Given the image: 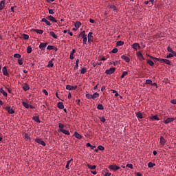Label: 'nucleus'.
<instances>
[{
    "instance_id": "11",
    "label": "nucleus",
    "mask_w": 176,
    "mask_h": 176,
    "mask_svg": "<svg viewBox=\"0 0 176 176\" xmlns=\"http://www.w3.org/2000/svg\"><path fill=\"white\" fill-rule=\"evenodd\" d=\"M148 57H149L150 58L153 59V60H155L157 61H159L160 63H161L162 60H165V59H163V58H155V57H153V56H149L148 55Z\"/></svg>"
},
{
    "instance_id": "62",
    "label": "nucleus",
    "mask_w": 176,
    "mask_h": 176,
    "mask_svg": "<svg viewBox=\"0 0 176 176\" xmlns=\"http://www.w3.org/2000/svg\"><path fill=\"white\" fill-rule=\"evenodd\" d=\"M97 65H101V62L100 63H96L95 64L93 65V67H96Z\"/></svg>"
},
{
    "instance_id": "44",
    "label": "nucleus",
    "mask_w": 176,
    "mask_h": 176,
    "mask_svg": "<svg viewBox=\"0 0 176 176\" xmlns=\"http://www.w3.org/2000/svg\"><path fill=\"white\" fill-rule=\"evenodd\" d=\"M111 91H112V93H113V94H115V96L116 97H118V96H119L120 95H119V93H118V91H116V90H111Z\"/></svg>"
},
{
    "instance_id": "25",
    "label": "nucleus",
    "mask_w": 176,
    "mask_h": 176,
    "mask_svg": "<svg viewBox=\"0 0 176 176\" xmlns=\"http://www.w3.org/2000/svg\"><path fill=\"white\" fill-rule=\"evenodd\" d=\"M74 136L75 138H76V139H78V140L82 139V135H80V133H78V132L74 133Z\"/></svg>"
},
{
    "instance_id": "26",
    "label": "nucleus",
    "mask_w": 176,
    "mask_h": 176,
    "mask_svg": "<svg viewBox=\"0 0 176 176\" xmlns=\"http://www.w3.org/2000/svg\"><path fill=\"white\" fill-rule=\"evenodd\" d=\"M49 34L50 35V36H52V38H54V39L58 38V36L56 35V34H54V32H50Z\"/></svg>"
},
{
    "instance_id": "58",
    "label": "nucleus",
    "mask_w": 176,
    "mask_h": 176,
    "mask_svg": "<svg viewBox=\"0 0 176 176\" xmlns=\"http://www.w3.org/2000/svg\"><path fill=\"white\" fill-rule=\"evenodd\" d=\"M126 167L133 170V165H132V164H126Z\"/></svg>"
},
{
    "instance_id": "61",
    "label": "nucleus",
    "mask_w": 176,
    "mask_h": 176,
    "mask_svg": "<svg viewBox=\"0 0 176 176\" xmlns=\"http://www.w3.org/2000/svg\"><path fill=\"white\" fill-rule=\"evenodd\" d=\"M150 85H153V87H155V88L158 89V85L156 82L151 83Z\"/></svg>"
},
{
    "instance_id": "53",
    "label": "nucleus",
    "mask_w": 176,
    "mask_h": 176,
    "mask_svg": "<svg viewBox=\"0 0 176 176\" xmlns=\"http://www.w3.org/2000/svg\"><path fill=\"white\" fill-rule=\"evenodd\" d=\"M93 32H90L89 33H88V36H87V38H93Z\"/></svg>"
},
{
    "instance_id": "35",
    "label": "nucleus",
    "mask_w": 176,
    "mask_h": 176,
    "mask_svg": "<svg viewBox=\"0 0 176 176\" xmlns=\"http://www.w3.org/2000/svg\"><path fill=\"white\" fill-rule=\"evenodd\" d=\"M124 45V42L122 41H119L118 42H116V46H122Z\"/></svg>"
},
{
    "instance_id": "12",
    "label": "nucleus",
    "mask_w": 176,
    "mask_h": 176,
    "mask_svg": "<svg viewBox=\"0 0 176 176\" xmlns=\"http://www.w3.org/2000/svg\"><path fill=\"white\" fill-rule=\"evenodd\" d=\"M121 58L126 63H130V58H129L126 55L121 56Z\"/></svg>"
},
{
    "instance_id": "27",
    "label": "nucleus",
    "mask_w": 176,
    "mask_h": 176,
    "mask_svg": "<svg viewBox=\"0 0 176 176\" xmlns=\"http://www.w3.org/2000/svg\"><path fill=\"white\" fill-rule=\"evenodd\" d=\"M80 25H82V23H80V21H76V22H75L74 27H75V28L78 29V28H80Z\"/></svg>"
},
{
    "instance_id": "20",
    "label": "nucleus",
    "mask_w": 176,
    "mask_h": 176,
    "mask_svg": "<svg viewBox=\"0 0 176 176\" xmlns=\"http://www.w3.org/2000/svg\"><path fill=\"white\" fill-rule=\"evenodd\" d=\"M57 107L58 108H59V109H63L65 108V106L63 105V103L62 102H58Z\"/></svg>"
},
{
    "instance_id": "5",
    "label": "nucleus",
    "mask_w": 176,
    "mask_h": 176,
    "mask_svg": "<svg viewBox=\"0 0 176 176\" xmlns=\"http://www.w3.org/2000/svg\"><path fill=\"white\" fill-rule=\"evenodd\" d=\"M4 109L8 111V113H9V114L14 113V111L12 109H11L10 107H9V106L6 107Z\"/></svg>"
},
{
    "instance_id": "56",
    "label": "nucleus",
    "mask_w": 176,
    "mask_h": 176,
    "mask_svg": "<svg viewBox=\"0 0 176 176\" xmlns=\"http://www.w3.org/2000/svg\"><path fill=\"white\" fill-rule=\"evenodd\" d=\"M48 12H49V14H54V10H51L48 8Z\"/></svg>"
},
{
    "instance_id": "47",
    "label": "nucleus",
    "mask_w": 176,
    "mask_h": 176,
    "mask_svg": "<svg viewBox=\"0 0 176 176\" xmlns=\"http://www.w3.org/2000/svg\"><path fill=\"white\" fill-rule=\"evenodd\" d=\"M80 74H86V68L85 67L82 68V69L80 70Z\"/></svg>"
},
{
    "instance_id": "46",
    "label": "nucleus",
    "mask_w": 176,
    "mask_h": 176,
    "mask_svg": "<svg viewBox=\"0 0 176 176\" xmlns=\"http://www.w3.org/2000/svg\"><path fill=\"white\" fill-rule=\"evenodd\" d=\"M146 84L151 85V84H153V80H151V79H147V80H146Z\"/></svg>"
},
{
    "instance_id": "64",
    "label": "nucleus",
    "mask_w": 176,
    "mask_h": 176,
    "mask_svg": "<svg viewBox=\"0 0 176 176\" xmlns=\"http://www.w3.org/2000/svg\"><path fill=\"white\" fill-rule=\"evenodd\" d=\"M43 93H44L45 95L48 96V92L46 89L43 90Z\"/></svg>"
},
{
    "instance_id": "8",
    "label": "nucleus",
    "mask_w": 176,
    "mask_h": 176,
    "mask_svg": "<svg viewBox=\"0 0 176 176\" xmlns=\"http://www.w3.org/2000/svg\"><path fill=\"white\" fill-rule=\"evenodd\" d=\"M160 144L161 146H164L166 144V139L163 136L160 137Z\"/></svg>"
},
{
    "instance_id": "42",
    "label": "nucleus",
    "mask_w": 176,
    "mask_h": 176,
    "mask_svg": "<svg viewBox=\"0 0 176 176\" xmlns=\"http://www.w3.org/2000/svg\"><path fill=\"white\" fill-rule=\"evenodd\" d=\"M82 43L86 45V43H87V37L84 36V37H82Z\"/></svg>"
},
{
    "instance_id": "19",
    "label": "nucleus",
    "mask_w": 176,
    "mask_h": 176,
    "mask_svg": "<svg viewBox=\"0 0 176 176\" xmlns=\"http://www.w3.org/2000/svg\"><path fill=\"white\" fill-rule=\"evenodd\" d=\"M41 22L46 23L47 25L50 26L52 24L50 23L47 19L43 18L41 19Z\"/></svg>"
},
{
    "instance_id": "7",
    "label": "nucleus",
    "mask_w": 176,
    "mask_h": 176,
    "mask_svg": "<svg viewBox=\"0 0 176 176\" xmlns=\"http://www.w3.org/2000/svg\"><path fill=\"white\" fill-rule=\"evenodd\" d=\"M47 45H48L47 43H41V44H39V49H41L42 51L45 50V48H46Z\"/></svg>"
},
{
    "instance_id": "13",
    "label": "nucleus",
    "mask_w": 176,
    "mask_h": 176,
    "mask_svg": "<svg viewBox=\"0 0 176 176\" xmlns=\"http://www.w3.org/2000/svg\"><path fill=\"white\" fill-rule=\"evenodd\" d=\"M3 76H9L8 71H7V67L6 66L3 67Z\"/></svg>"
},
{
    "instance_id": "36",
    "label": "nucleus",
    "mask_w": 176,
    "mask_h": 176,
    "mask_svg": "<svg viewBox=\"0 0 176 176\" xmlns=\"http://www.w3.org/2000/svg\"><path fill=\"white\" fill-rule=\"evenodd\" d=\"M87 167L90 170H95V168H96V166L95 165L92 166V165H90L89 164H87Z\"/></svg>"
},
{
    "instance_id": "22",
    "label": "nucleus",
    "mask_w": 176,
    "mask_h": 176,
    "mask_svg": "<svg viewBox=\"0 0 176 176\" xmlns=\"http://www.w3.org/2000/svg\"><path fill=\"white\" fill-rule=\"evenodd\" d=\"M23 88L24 91H28L30 90L29 85H28L27 83H24Z\"/></svg>"
},
{
    "instance_id": "40",
    "label": "nucleus",
    "mask_w": 176,
    "mask_h": 176,
    "mask_svg": "<svg viewBox=\"0 0 176 176\" xmlns=\"http://www.w3.org/2000/svg\"><path fill=\"white\" fill-rule=\"evenodd\" d=\"M80 60L78 59L76 60V62H75V67H74V70L78 69V62Z\"/></svg>"
},
{
    "instance_id": "24",
    "label": "nucleus",
    "mask_w": 176,
    "mask_h": 176,
    "mask_svg": "<svg viewBox=\"0 0 176 176\" xmlns=\"http://www.w3.org/2000/svg\"><path fill=\"white\" fill-rule=\"evenodd\" d=\"M0 94H3V96L7 97L8 94L3 90V88H0Z\"/></svg>"
},
{
    "instance_id": "30",
    "label": "nucleus",
    "mask_w": 176,
    "mask_h": 176,
    "mask_svg": "<svg viewBox=\"0 0 176 176\" xmlns=\"http://www.w3.org/2000/svg\"><path fill=\"white\" fill-rule=\"evenodd\" d=\"M91 97H92L94 99L98 98V97H99V94H98V92H95V93H94L93 95H91Z\"/></svg>"
},
{
    "instance_id": "31",
    "label": "nucleus",
    "mask_w": 176,
    "mask_h": 176,
    "mask_svg": "<svg viewBox=\"0 0 176 176\" xmlns=\"http://www.w3.org/2000/svg\"><path fill=\"white\" fill-rule=\"evenodd\" d=\"M85 97H86V98H87L88 100H95V99L91 96V94H86Z\"/></svg>"
},
{
    "instance_id": "17",
    "label": "nucleus",
    "mask_w": 176,
    "mask_h": 176,
    "mask_svg": "<svg viewBox=\"0 0 176 176\" xmlns=\"http://www.w3.org/2000/svg\"><path fill=\"white\" fill-rule=\"evenodd\" d=\"M59 131L65 134V135H70V132L69 131L61 129V130H59Z\"/></svg>"
},
{
    "instance_id": "29",
    "label": "nucleus",
    "mask_w": 176,
    "mask_h": 176,
    "mask_svg": "<svg viewBox=\"0 0 176 176\" xmlns=\"http://www.w3.org/2000/svg\"><path fill=\"white\" fill-rule=\"evenodd\" d=\"M33 120L35 121L37 123H41V120L39 119L38 116H34Z\"/></svg>"
},
{
    "instance_id": "10",
    "label": "nucleus",
    "mask_w": 176,
    "mask_h": 176,
    "mask_svg": "<svg viewBox=\"0 0 176 176\" xmlns=\"http://www.w3.org/2000/svg\"><path fill=\"white\" fill-rule=\"evenodd\" d=\"M160 63H165V64H166V65H172V63H171V61H170L169 60H168V59H164V60H162L161 62H160Z\"/></svg>"
},
{
    "instance_id": "52",
    "label": "nucleus",
    "mask_w": 176,
    "mask_h": 176,
    "mask_svg": "<svg viewBox=\"0 0 176 176\" xmlns=\"http://www.w3.org/2000/svg\"><path fill=\"white\" fill-rule=\"evenodd\" d=\"M79 36H82V37H84V36L87 37V36L85 34V30H83L82 32H80Z\"/></svg>"
},
{
    "instance_id": "55",
    "label": "nucleus",
    "mask_w": 176,
    "mask_h": 176,
    "mask_svg": "<svg viewBox=\"0 0 176 176\" xmlns=\"http://www.w3.org/2000/svg\"><path fill=\"white\" fill-rule=\"evenodd\" d=\"M127 75V72H123V74L121 75V78H124L125 76Z\"/></svg>"
},
{
    "instance_id": "14",
    "label": "nucleus",
    "mask_w": 176,
    "mask_h": 176,
    "mask_svg": "<svg viewBox=\"0 0 176 176\" xmlns=\"http://www.w3.org/2000/svg\"><path fill=\"white\" fill-rule=\"evenodd\" d=\"M54 60V58H52V60H49L48 65H47V67L52 68L54 67V63L52 61Z\"/></svg>"
},
{
    "instance_id": "18",
    "label": "nucleus",
    "mask_w": 176,
    "mask_h": 176,
    "mask_svg": "<svg viewBox=\"0 0 176 176\" xmlns=\"http://www.w3.org/2000/svg\"><path fill=\"white\" fill-rule=\"evenodd\" d=\"M150 120H151L152 121H159L160 120V119L158 118V116H157V115L153 116L150 118Z\"/></svg>"
},
{
    "instance_id": "49",
    "label": "nucleus",
    "mask_w": 176,
    "mask_h": 176,
    "mask_svg": "<svg viewBox=\"0 0 176 176\" xmlns=\"http://www.w3.org/2000/svg\"><path fill=\"white\" fill-rule=\"evenodd\" d=\"M31 52H32V47H31V46H28V49H27V53L31 54Z\"/></svg>"
},
{
    "instance_id": "1",
    "label": "nucleus",
    "mask_w": 176,
    "mask_h": 176,
    "mask_svg": "<svg viewBox=\"0 0 176 176\" xmlns=\"http://www.w3.org/2000/svg\"><path fill=\"white\" fill-rule=\"evenodd\" d=\"M114 72H116V68L115 67H111V68L109 69L108 70H106V74L107 75H111L112 74L114 73Z\"/></svg>"
},
{
    "instance_id": "21",
    "label": "nucleus",
    "mask_w": 176,
    "mask_h": 176,
    "mask_svg": "<svg viewBox=\"0 0 176 176\" xmlns=\"http://www.w3.org/2000/svg\"><path fill=\"white\" fill-rule=\"evenodd\" d=\"M76 51L74 49L72 50V52H71V53L69 54V59L71 60H74V56H73V55H74Z\"/></svg>"
},
{
    "instance_id": "41",
    "label": "nucleus",
    "mask_w": 176,
    "mask_h": 176,
    "mask_svg": "<svg viewBox=\"0 0 176 176\" xmlns=\"http://www.w3.org/2000/svg\"><path fill=\"white\" fill-rule=\"evenodd\" d=\"M65 127V124H63V123H59V125H58L59 131L61 129H63V128Z\"/></svg>"
},
{
    "instance_id": "60",
    "label": "nucleus",
    "mask_w": 176,
    "mask_h": 176,
    "mask_svg": "<svg viewBox=\"0 0 176 176\" xmlns=\"http://www.w3.org/2000/svg\"><path fill=\"white\" fill-rule=\"evenodd\" d=\"M111 52L116 54L118 52V48H113V50H112V51H111Z\"/></svg>"
},
{
    "instance_id": "34",
    "label": "nucleus",
    "mask_w": 176,
    "mask_h": 176,
    "mask_svg": "<svg viewBox=\"0 0 176 176\" xmlns=\"http://www.w3.org/2000/svg\"><path fill=\"white\" fill-rule=\"evenodd\" d=\"M22 105H23V107H25V109H29V107H31V105L25 102H22Z\"/></svg>"
},
{
    "instance_id": "57",
    "label": "nucleus",
    "mask_w": 176,
    "mask_h": 176,
    "mask_svg": "<svg viewBox=\"0 0 176 176\" xmlns=\"http://www.w3.org/2000/svg\"><path fill=\"white\" fill-rule=\"evenodd\" d=\"M23 39L28 40V39H29V35L23 34Z\"/></svg>"
},
{
    "instance_id": "63",
    "label": "nucleus",
    "mask_w": 176,
    "mask_h": 176,
    "mask_svg": "<svg viewBox=\"0 0 176 176\" xmlns=\"http://www.w3.org/2000/svg\"><path fill=\"white\" fill-rule=\"evenodd\" d=\"M170 103H172L173 104H176V100L173 99V100H170Z\"/></svg>"
},
{
    "instance_id": "45",
    "label": "nucleus",
    "mask_w": 176,
    "mask_h": 176,
    "mask_svg": "<svg viewBox=\"0 0 176 176\" xmlns=\"http://www.w3.org/2000/svg\"><path fill=\"white\" fill-rule=\"evenodd\" d=\"M13 57L14 58H21V55L19 54H14V55L13 56Z\"/></svg>"
},
{
    "instance_id": "51",
    "label": "nucleus",
    "mask_w": 176,
    "mask_h": 176,
    "mask_svg": "<svg viewBox=\"0 0 176 176\" xmlns=\"http://www.w3.org/2000/svg\"><path fill=\"white\" fill-rule=\"evenodd\" d=\"M99 120H100V122H106V118H104V116L99 117Z\"/></svg>"
},
{
    "instance_id": "32",
    "label": "nucleus",
    "mask_w": 176,
    "mask_h": 176,
    "mask_svg": "<svg viewBox=\"0 0 176 176\" xmlns=\"http://www.w3.org/2000/svg\"><path fill=\"white\" fill-rule=\"evenodd\" d=\"M147 64L150 65V67H153L155 65V63L153 60H148Z\"/></svg>"
},
{
    "instance_id": "59",
    "label": "nucleus",
    "mask_w": 176,
    "mask_h": 176,
    "mask_svg": "<svg viewBox=\"0 0 176 176\" xmlns=\"http://www.w3.org/2000/svg\"><path fill=\"white\" fill-rule=\"evenodd\" d=\"M18 63H19V65H23V62H22V59H19L18 60Z\"/></svg>"
},
{
    "instance_id": "16",
    "label": "nucleus",
    "mask_w": 176,
    "mask_h": 176,
    "mask_svg": "<svg viewBox=\"0 0 176 176\" xmlns=\"http://www.w3.org/2000/svg\"><path fill=\"white\" fill-rule=\"evenodd\" d=\"M132 47H133V49L136 50H138V48L140 49V44H138V43H135L134 44H133Z\"/></svg>"
},
{
    "instance_id": "33",
    "label": "nucleus",
    "mask_w": 176,
    "mask_h": 176,
    "mask_svg": "<svg viewBox=\"0 0 176 176\" xmlns=\"http://www.w3.org/2000/svg\"><path fill=\"white\" fill-rule=\"evenodd\" d=\"M109 9L113 10L114 11L117 10V7L113 5H110L108 6Z\"/></svg>"
},
{
    "instance_id": "15",
    "label": "nucleus",
    "mask_w": 176,
    "mask_h": 176,
    "mask_svg": "<svg viewBox=\"0 0 176 176\" xmlns=\"http://www.w3.org/2000/svg\"><path fill=\"white\" fill-rule=\"evenodd\" d=\"M5 3H6L5 0L0 1V11L3 10V8H5Z\"/></svg>"
},
{
    "instance_id": "39",
    "label": "nucleus",
    "mask_w": 176,
    "mask_h": 176,
    "mask_svg": "<svg viewBox=\"0 0 176 176\" xmlns=\"http://www.w3.org/2000/svg\"><path fill=\"white\" fill-rule=\"evenodd\" d=\"M155 166V164H153V162L148 163V167H149V168H152Z\"/></svg>"
},
{
    "instance_id": "3",
    "label": "nucleus",
    "mask_w": 176,
    "mask_h": 176,
    "mask_svg": "<svg viewBox=\"0 0 176 176\" xmlns=\"http://www.w3.org/2000/svg\"><path fill=\"white\" fill-rule=\"evenodd\" d=\"M46 20H48L49 21H52V23H58L57 20H56V19H54V17L52 16V15L47 16Z\"/></svg>"
},
{
    "instance_id": "37",
    "label": "nucleus",
    "mask_w": 176,
    "mask_h": 176,
    "mask_svg": "<svg viewBox=\"0 0 176 176\" xmlns=\"http://www.w3.org/2000/svg\"><path fill=\"white\" fill-rule=\"evenodd\" d=\"M97 109H99V110H104V105H102L101 104H99L97 106Z\"/></svg>"
},
{
    "instance_id": "54",
    "label": "nucleus",
    "mask_w": 176,
    "mask_h": 176,
    "mask_svg": "<svg viewBox=\"0 0 176 176\" xmlns=\"http://www.w3.org/2000/svg\"><path fill=\"white\" fill-rule=\"evenodd\" d=\"M98 150L101 151H104V147L102 146H98Z\"/></svg>"
},
{
    "instance_id": "38",
    "label": "nucleus",
    "mask_w": 176,
    "mask_h": 176,
    "mask_svg": "<svg viewBox=\"0 0 176 176\" xmlns=\"http://www.w3.org/2000/svg\"><path fill=\"white\" fill-rule=\"evenodd\" d=\"M137 56L140 57L141 58H142V60H145V59L144 58V56H142V54L141 52H137Z\"/></svg>"
},
{
    "instance_id": "50",
    "label": "nucleus",
    "mask_w": 176,
    "mask_h": 176,
    "mask_svg": "<svg viewBox=\"0 0 176 176\" xmlns=\"http://www.w3.org/2000/svg\"><path fill=\"white\" fill-rule=\"evenodd\" d=\"M167 50H168V52H170V53H174V52H175L173 51V49L171 48V47H170V46L168 47Z\"/></svg>"
},
{
    "instance_id": "28",
    "label": "nucleus",
    "mask_w": 176,
    "mask_h": 176,
    "mask_svg": "<svg viewBox=\"0 0 176 176\" xmlns=\"http://www.w3.org/2000/svg\"><path fill=\"white\" fill-rule=\"evenodd\" d=\"M135 114H136L137 118H138V119H142L143 118L142 113L138 112V113H135Z\"/></svg>"
},
{
    "instance_id": "48",
    "label": "nucleus",
    "mask_w": 176,
    "mask_h": 176,
    "mask_svg": "<svg viewBox=\"0 0 176 176\" xmlns=\"http://www.w3.org/2000/svg\"><path fill=\"white\" fill-rule=\"evenodd\" d=\"M173 57H175V56L171 53L168 54V56H166V58H168V59L172 58Z\"/></svg>"
},
{
    "instance_id": "6",
    "label": "nucleus",
    "mask_w": 176,
    "mask_h": 176,
    "mask_svg": "<svg viewBox=\"0 0 176 176\" xmlns=\"http://www.w3.org/2000/svg\"><path fill=\"white\" fill-rule=\"evenodd\" d=\"M35 142L37 143V144H40L41 146H46V143H45L44 141H43L41 139H35Z\"/></svg>"
},
{
    "instance_id": "4",
    "label": "nucleus",
    "mask_w": 176,
    "mask_h": 176,
    "mask_svg": "<svg viewBox=\"0 0 176 176\" xmlns=\"http://www.w3.org/2000/svg\"><path fill=\"white\" fill-rule=\"evenodd\" d=\"M65 89H67V90H76V89H78V86L75 85V86H71V85H67L65 87Z\"/></svg>"
},
{
    "instance_id": "2",
    "label": "nucleus",
    "mask_w": 176,
    "mask_h": 176,
    "mask_svg": "<svg viewBox=\"0 0 176 176\" xmlns=\"http://www.w3.org/2000/svg\"><path fill=\"white\" fill-rule=\"evenodd\" d=\"M109 169L113 170V171H116L118 170H120V167L118 166L117 165H110V166H109Z\"/></svg>"
},
{
    "instance_id": "9",
    "label": "nucleus",
    "mask_w": 176,
    "mask_h": 176,
    "mask_svg": "<svg viewBox=\"0 0 176 176\" xmlns=\"http://www.w3.org/2000/svg\"><path fill=\"white\" fill-rule=\"evenodd\" d=\"M175 119L174 118H168V119L165 120L164 124H168V123H171V122H173Z\"/></svg>"
},
{
    "instance_id": "23",
    "label": "nucleus",
    "mask_w": 176,
    "mask_h": 176,
    "mask_svg": "<svg viewBox=\"0 0 176 176\" xmlns=\"http://www.w3.org/2000/svg\"><path fill=\"white\" fill-rule=\"evenodd\" d=\"M33 31H34V32H36L38 34H43V33H44V31L42 30L34 29Z\"/></svg>"
},
{
    "instance_id": "43",
    "label": "nucleus",
    "mask_w": 176,
    "mask_h": 176,
    "mask_svg": "<svg viewBox=\"0 0 176 176\" xmlns=\"http://www.w3.org/2000/svg\"><path fill=\"white\" fill-rule=\"evenodd\" d=\"M55 48H56V47H54V46H52V45H48V46L47 47V50H54V49H55Z\"/></svg>"
}]
</instances>
